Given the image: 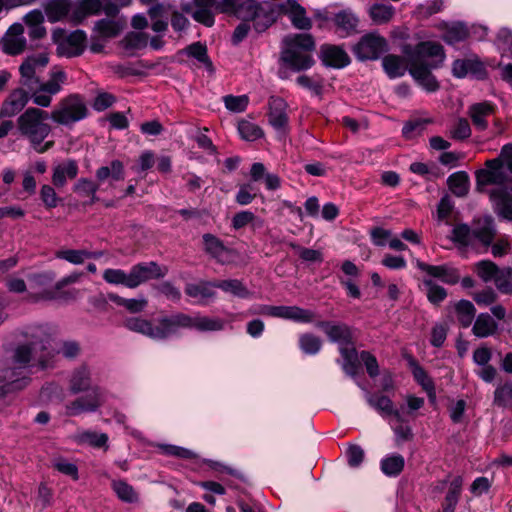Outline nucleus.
<instances>
[{
	"label": "nucleus",
	"instance_id": "f257e3e1",
	"mask_svg": "<svg viewBox=\"0 0 512 512\" xmlns=\"http://www.w3.org/2000/svg\"><path fill=\"white\" fill-rule=\"evenodd\" d=\"M404 57L387 55L382 59V67L389 78H398L407 71L427 92L439 89V83L432 70L442 66L446 55L441 44L433 41H423L415 46L404 44L401 47Z\"/></svg>",
	"mask_w": 512,
	"mask_h": 512
},
{
	"label": "nucleus",
	"instance_id": "f03ea898",
	"mask_svg": "<svg viewBox=\"0 0 512 512\" xmlns=\"http://www.w3.org/2000/svg\"><path fill=\"white\" fill-rule=\"evenodd\" d=\"M55 332L48 326H35L27 331L28 342L19 345L13 356L14 364L39 367L47 369L54 366L56 355L61 353L64 357L73 359L79 354V345L76 342H64L60 349L53 346Z\"/></svg>",
	"mask_w": 512,
	"mask_h": 512
},
{
	"label": "nucleus",
	"instance_id": "7ed1b4c3",
	"mask_svg": "<svg viewBox=\"0 0 512 512\" xmlns=\"http://www.w3.org/2000/svg\"><path fill=\"white\" fill-rule=\"evenodd\" d=\"M50 114L37 107L27 108L16 121L19 135L28 141L37 153H44L54 146L53 140H46L52 132L48 120Z\"/></svg>",
	"mask_w": 512,
	"mask_h": 512
},
{
	"label": "nucleus",
	"instance_id": "20e7f679",
	"mask_svg": "<svg viewBox=\"0 0 512 512\" xmlns=\"http://www.w3.org/2000/svg\"><path fill=\"white\" fill-rule=\"evenodd\" d=\"M231 14L243 21L252 22L255 31L261 33L277 20L280 8L279 4L270 1L237 0Z\"/></svg>",
	"mask_w": 512,
	"mask_h": 512
},
{
	"label": "nucleus",
	"instance_id": "39448f33",
	"mask_svg": "<svg viewBox=\"0 0 512 512\" xmlns=\"http://www.w3.org/2000/svg\"><path fill=\"white\" fill-rule=\"evenodd\" d=\"M315 42L309 34H294L283 39L282 61L294 71L310 69L314 65L312 52Z\"/></svg>",
	"mask_w": 512,
	"mask_h": 512
},
{
	"label": "nucleus",
	"instance_id": "423d86ee",
	"mask_svg": "<svg viewBox=\"0 0 512 512\" xmlns=\"http://www.w3.org/2000/svg\"><path fill=\"white\" fill-rule=\"evenodd\" d=\"M0 370V414L13 403L15 394L25 389L30 383V369L16 364Z\"/></svg>",
	"mask_w": 512,
	"mask_h": 512
},
{
	"label": "nucleus",
	"instance_id": "0eeeda50",
	"mask_svg": "<svg viewBox=\"0 0 512 512\" xmlns=\"http://www.w3.org/2000/svg\"><path fill=\"white\" fill-rule=\"evenodd\" d=\"M494 235L495 229L491 216L479 219L473 230L466 224L457 225L452 230L453 241L465 247L474 246L475 242L478 241L483 247L487 248L492 243Z\"/></svg>",
	"mask_w": 512,
	"mask_h": 512
},
{
	"label": "nucleus",
	"instance_id": "6e6552de",
	"mask_svg": "<svg viewBox=\"0 0 512 512\" xmlns=\"http://www.w3.org/2000/svg\"><path fill=\"white\" fill-rule=\"evenodd\" d=\"M237 0H193L183 6V10L193 19L207 27L214 24L215 13H229L235 8Z\"/></svg>",
	"mask_w": 512,
	"mask_h": 512
},
{
	"label": "nucleus",
	"instance_id": "1a4fd4ad",
	"mask_svg": "<svg viewBox=\"0 0 512 512\" xmlns=\"http://www.w3.org/2000/svg\"><path fill=\"white\" fill-rule=\"evenodd\" d=\"M67 82V74L60 67H53L49 72V78L46 82L36 84L33 90H30L32 102L41 108H47L51 105L54 95L60 93Z\"/></svg>",
	"mask_w": 512,
	"mask_h": 512
},
{
	"label": "nucleus",
	"instance_id": "9d476101",
	"mask_svg": "<svg viewBox=\"0 0 512 512\" xmlns=\"http://www.w3.org/2000/svg\"><path fill=\"white\" fill-rule=\"evenodd\" d=\"M88 109L83 99L77 94H71L62 98L51 111V119L64 126L73 125L86 118Z\"/></svg>",
	"mask_w": 512,
	"mask_h": 512
},
{
	"label": "nucleus",
	"instance_id": "9b49d317",
	"mask_svg": "<svg viewBox=\"0 0 512 512\" xmlns=\"http://www.w3.org/2000/svg\"><path fill=\"white\" fill-rule=\"evenodd\" d=\"M104 13L106 17L95 22L93 33L97 38L108 41L116 38L123 32L127 25V20L124 16L119 15V7L114 3H106Z\"/></svg>",
	"mask_w": 512,
	"mask_h": 512
},
{
	"label": "nucleus",
	"instance_id": "f8f14e48",
	"mask_svg": "<svg viewBox=\"0 0 512 512\" xmlns=\"http://www.w3.org/2000/svg\"><path fill=\"white\" fill-rule=\"evenodd\" d=\"M106 399V391L94 386L89 393L68 402L65 405V414L73 417L83 413L96 412L106 402Z\"/></svg>",
	"mask_w": 512,
	"mask_h": 512
},
{
	"label": "nucleus",
	"instance_id": "ddd939ff",
	"mask_svg": "<svg viewBox=\"0 0 512 512\" xmlns=\"http://www.w3.org/2000/svg\"><path fill=\"white\" fill-rule=\"evenodd\" d=\"M253 313L292 320L300 323H310L315 318V313L312 310L303 309L298 306L260 305L253 311Z\"/></svg>",
	"mask_w": 512,
	"mask_h": 512
},
{
	"label": "nucleus",
	"instance_id": "4468645a",
	"mask_svg": "<svg viewBox=\"0 0 512 512\" xmlns=\"http://www.w3.org/2000/svg\"><path fill=\"white\" fill-rule=\"evenodd\" d=\"M49 62V56L46 52L29 55L25 58L19 67L21 83L29 90H33L36 84H39L37 73L44 69Z\"/></svg>",
	"mask_w": 512,
	"mask_h": 512
},
{
	"label": "nucleus",
	"instance_id": "2eb2a0df",
	"mask_svg": "<svg viewBox=\"0 0 512 512\" xmlns=\"http://www.w3.org/2000/svg\"><path fill=\"white\" fill-rule=\"evenodd\" d=\"M388 49L387 41L384 37L376 33H370L363 36L354 46L355 56L361 60H376Z\"/></svg>",
	"mask_w": 512,
	"mask_h": 512
},
{
	"label": "nucleus",
	"instance_id": "dca6fc26",
	"mask_svg": "<svg viewBox=\"0 0 512 512\" xmlns=\"http://www.w3.org/2000/svg\"><path fill=\"white\" fill-rule=\"evenodd\" d=\"M63 33L62 30L53 31V39L57 42V54L65 57H75L82 54L87 40L86 33L83 30H76L64 39L59 40Z\"/></svg>",
	"mask_w": 512,
	"mask_h": 512
},
{
	"label": "nucleus",
	"instance_id": "f3484780",
	"mask_svg": "<svg viewBox=\"0 0 512 512\" xmlns=\"http://www.w3.org/2000/svg\"><path fill=\"white\" fill-rule=\"evenodd\" d=\"M268 121L273 127L279 139L284 138L289 132V119L287 114V103L280 97L269 99Z\"/></svg>",
	"mask_w": 512,
	"mask_h": 512
},
{
	"label": "nucleus",
	"instance_id": "a211bd4d",
	"mask_svg": "<svg viewBox=\"0 0 512 512\" xmlns=\"http://www.w3.org/2000/svg\"><path fill=\"white\" fill-rule=\"evenodd\" d=\"M486 169L477 172L476 179L479 186L490 184L499 185V188H504L502 185L508 182L507 168L500 160L495 158L486 162ZM498 189V187L496 188Z\"/></svg>",
	"mask_w": 512,
	"mask_h": 512
},
{
	"label": "nucleus",
	"instance_id": "6ab92c4d",
	"mask_svg": "<svg viewBox=\"0 0 512 512\" xmlns=\"http://www.w3.org/2000/svg\"><path fill=\"white\" fill-rule=\"evenodd\" d=\"M165 274L166 269H162L155 262H147L134 265L129 272L130 288H136L140 284L151 279L164 277Z\"/></svg>",
	"mask_w": 512,
	"mask_h": 512
},
{
	"label": "nucleus",
	"instance_id": "aec40b11",
	"mask_svg": "<svg viewBox=\"0 0 512 512\" xmlns=\"http://www.w3.org/2000/svg\"><path fill=\"white\" fill-rule=\"evenodd\" d=\"M124 326L136 333H140L152 340L160 341L165 339V334L162 331L161 320L158 324L141 317H129L124 321Z\"/></svg>",
	"mask_w": 512,
	"mask_h": 512
},
{
	"label": "nucleus",
	"instance_id": "412c9836",
	"mask_svg": "<svg viewBox=\"0 0 512 512\" xmlns=\"http://www.w3.org/2000/svg\"><path fill=\"white\" fill-rule=\"evenodd\" d=\"M415 266L428 276L437 278L446 284H455L460 279L458 270L448 264L429 265L419 259H414Z\"/></svg>",
	"mask_w": 512,
	"mask_h": 512
},
{
	"label": "nucleus",
	"instance_id": "4be33fe9",
	"mask_svg": "<svg viewBox=\"0 0 512 512\" xmlns=\"http://www.w3.org/2000/svg\"><path fill=\"white\" fill-rule=\"evenodd\" d=\"M280 14L289 17L293 26L300 30H308L312 27V21L306 16L305 9L295 0H286L279 4Z\"/></svg>",
	"mask_w": 512,
	"mask_h": 512
},
{
	"label": "nucleus",
	"instance_id": "5701e85b",
	"mask_svg": "<svg viewBox=\"0 0 512 512\" xmlns=\"http://www.w3.org/2000/svg\"><path fill=\"white\" fill-rule=\"evenodd\" d=\"M24 27L21 23L12 24L3 39L4 52L10 55L22 53L26 47V39L23 36Z\"/></svg>",
	"mask_w": 512,
	"mask_h": 512
},
{
	"label": "nucleus",
	"instance_id": "b1692460",
	"mask_svg": "<svg viewBox=\"0 0 512 512\" xmlns=\"http://www.w3.org/2000/svg\"><path fill=\"white\" fill-rule=\"evenodd\" d=\"M495 212L503 219L512 221V188H498L490 192Z\"/></svg>",
	"mask_w": 512,
	"mask_h": 512
},
{
	"label": "nucleus",
	"instance_id": "393cba45",
	"mask_svg": "<svg viewBox=\"0 0 512 512\" xmlns=\"http://www.w3.org/2000/svg\"><path fill=\"white\" fill-rule=\"evenodd\" d=\"M367 402L384 417L391 416L397 422H402L404 420V407L395 409L393 402L387 396L380 394H368Z\"/></svg>",
	"mask_w": 512,
	"mask_h": 512
},
{
	"label": "nucleus",
	"instance_id": "a878e982",
	"mask_svg": "<svg viewBox=\"0 0 512 512\" xmlns=\"http://www.w3.org/2000/svg\"><path fill=\"white\" fill-rule=\"evenodd\" d=\"M28 101L29 95L24 89L19 88L12 91L0 107V120L18 114Z\"/></svg>",
	"mask_w": 512,
	"mask_h": 512
},
{
	"label": "nucleus",
	"instance_id": "bb28decb",
	"mask_svg": "<svg viewBox=\"0 0 512 512\" xmlns=\"http://www.w3.org/2000/svg\"><path fill=\"white\" fill-rule=\"evenodd\" d=\"M104 7L101 0H77L73 2L72 21L78 24L88 16L100 14Z\"/></svg>",
	"mask_w": 512,
	"mask_h": 512
},
{
	"label": "nucleus",
	"instance_id": "cd10ccee",
	"mask_svg": "<svg viewBox=\"0 0 512 512\" xmlns=\"http://www.w3.org/2000/svg\"><path fill=\"white\" fill-rule=\"evenodd\" d=\"M160 320L165 339L175 334L180 328L194 329V316L184 313L163 317Z\"/></svg>",
	"mask_w": 512,
	"mask_h": 512
},
{
	"label": "nucleus",
	"instance_id": "c85d7f7f",
	"mask_svg": "<svg viewBox=\"0 0 512 512\" xmlns=\"http://www.w3.org/2000/svg\"><path fill=\"white\" fill-rule=\"evenodd\" d=\"M321 60L325 66L344 68L350 62L347 53L337 46L324 45L321 47Z\"/></svg>",
	"mask_w": 512,
	"mask_h": 512
},
{
	"label": "nucleus",
	"instance_id": "c756f323",
	"mask_svg": "<svg viewBox=\"0 0 512 512\" xmlns=\"http://www.w3.org/2000/svg\"><path fill=\"white\" fill-rule=\"evenodd\" d=\"M73 3L70 0H50L44 6L45 14L51 23L58 22L69 16L72 21Z\"/></svg>",
	"mask_w": 512,
	"mask_h": 512
},
{
	"label": "nucleus",
	"instance_id": "7c9ffc66",
	"mask_svg": "<svg viewBox=\"0 0 512 512\" xmlns=\"http://www.w3.org/2000/svg\"><path fill=\"white\" fill-rule=\"evenodd\" d=\"M91 371L86 366L75 369L69 379V391L78 394L92 389Z\"/></svg>",
	"mask_w": 512,
	"mask_h": 512
},
{
	"label": "nucleus",
	"instance_id": "2f4dec72",
	"mask_svg": "<svg viewBox=\"0 0 512 512\" xmlns=\"http://www.w3.org/2000/svg\"><path fill=\"white\" fill-rule=\"evenodd\" d=\"M44 19V14L39 9H33L23 17L30 38L41 39L46 35V28L43 25Z\"/></svg>",
	"mask_w": 512,
	"mask_h": 512
},
{
	"label": "nucleus",
	"instance_id": "473e14b6",
	"mask_svg": "<svg viewBox=\"0 0 512 512\" xmlns=\"http://www.w3.org/2000/svg\"><path fill=\"white\" fill-rule=\"evenodd\" d=\"M78 173V166L75 161L67 160L53 168L52 182L57 187H63L67 180L74 179Z\"/></svg>",
	"mask_w": 512,
	"mask_h": 512
},
{
	"label": "nucleus",
	"instance_id": "72a5a7b5",
	"mask_svg": "<svg viewBox=\"0 0 512 512\" xmlns=\"http://www.w3.org/2000/svg\"><path fill=\"white\" fill-rule=\"evenodd\" d=\"M439 29L445 30L442 38L449 45L462 42L469 36L468 28L464 23L461 22L451 24L442 22L439 24Z\"/></svg>",
	"mask_w": 512,
	"mask_h": 512
},
{
	"label": "nucleus",
	"instance_id": "f704fd0d",
	"mask_svg": "<svg viewBox=\"0 0 512 512\" xmlns=\"http://www.w3.org/2000/svg\"><path fill=\"white\" fill-rule=\"evenodd\" d=\"M494 112V106L490 102L475 103L469 107L468 114L475 127L485 130L488 127L486 118Z\"/></svg>",
	"mask_w": 512,
	"mask_h": 512
},
{
	"label": "nucleus",
	"instance_id": "c9c22d12",
	"mask_svg": "<svg viewBox=\"0 0 512 512\" xmlns=\"http://www.w3.org/2000/svg\"><path fill=\"white\" fill-rule=\"evenodd\" d=\"M321 326L328 338L339 346L349 345L352 341V331L345 324L322 323Z\"/></svg>",
	"mask_w": 512,
	"mask_h": 512
},
{
	"label": "nucleus",
	"instance_id": "e433bc0d",
	"mask_svg": "<svg viewBox=\"0 0 512 512\" xmlns=\"http://www.w3.org/2000/svg\"><path fill=\"white\" fill-rule=\"evenodd\" d=\"M96 178L99 186L107 179H111L109 187H113L114 181H121L124 179V167L121 161L114 160L109 166H102L96 171Z\"/></svg>",
	"mask_w": 512,
	"mask_h": 512
},
{
	"label": "nucleus",
	"instance_id": "4c0bfd02",
	"mask_svg": "<svg viewBox=\"0 0 512 512\" xmlns=\"http://www.w3.org/2000/svg\"><path fill=\"white\" fill-rule=\"evenodd\" d=\"M498 330L497 322L488 314L480 313L474 322L472 332L478 338L492 336Z\"/></svg>",
	"mask_w": 512,
	"mask_h": 512
},
{
	"label": "nucleus",
	"instance_id": "58836bf2",
	"mask_svg": "<svg viewBox=\"0 0 512 512\" xmlns=\"http://www.w3.org/2000/svg\"><path fill=\"white\" fill-rule=\"evenodd\" d=\"M215 282H201L197 284H188L185 292L188 296L198 299V302L204 304L207 300L215 297Z\"/></svg>",
	"mask_w": 512,
	"mask_h": 512
},
{
	"label": "nucleus",
	"instance_id": "ea45409f",
	"mask_svg": "<svg viewBox=\"0 0 512 512\" xmlns=\"http://www.w3.org/2000/svg\"><path fill=\"white\" fill-rule=\"evenodd\" d=\"M152 21L153 31L160 33L166 31L168 27V18L170 16V7L164 4H158L151 7L148 11Z\"/></svg>",
	"mask_w": 512,
	"mask_h": 512
},
{
	"label": "nucleus",
	"instance_id": "a19ab883",
	"mask_svg": "<svg viewBox=\"0 0 512 512\" xmlns=\"http://www.w3.org/2000/svg\"><path fill=\"white\" fill-rule=\"evenodd\" d=\"M369 16L376 25H383L392 20L395 8L388 3H375L369 8Z\"/></svg>",
	"mask_w": 512,
	"mask_h": 512
},
{
	"label": "nucleus",
	"instance_id": "79ce46f5",
	"mask_svg": "<svg viewBox=\"0 0 512 512\" xmlns=\"http://www.w3.org/2000/svg\"><path fill=\"white\" fill-rule=\"evenodd\" d=\"M404 465V457L397 453L387 455L380 462L381 471L388 477L398 476L402 472Z\"/></svg>",
	"mask_w": 512,
	"mask_h": 512
},
{
	"label": "nucleus",
	"instance_id": "37998d69",
	"mask_svg": "<svg viewBox=\"0 0 512 512\" xmlns=\"http://www.w3.org/2000/svg\"><path fill=\"white\" fill-rule=\"evenodd\" d=\"M75 441L79 444H87L94 448H107L108 435L91 430L77 432Z\"/></svg>",
	"mask_w": 512,
	"mask_h": 512
},
{
	"label": "nucleus",
	"instance_id": "c03bdc74",
	"mask_svg": "<svg viewBox=\"0 0 512 512\" xmlns=\"http://www.w3.org/2000/svg\"><path fill=\"white\" fill-rule=\"evenodd\" d=\"M339 352L342 356V368L350 376H355L358 363V355L352 341L349 345L339 346Z\"/></svg>",
	"mask_w": 512,
	"mask_h": 512
},
{
	"label": "nucleus",
	"instance_id": "a18cd8bd",
	"mask_svg": "<svg viewBox=\"0 0 512 512\" xmlns=\"http://www.w3.org/2000/svg\"><path fill=\"white\" fill-rule=\"evenodd\" d=\"M214 285L216 288L238 298L246 299L251 295L250 291L244 286V284L237 279L217 281Z\"/></svg>",
	"mask_w": 512,
	"mask_h": 512
},
{
	"label": "nucleus",
	"instance_id": "49530a36",
	"mask_svg": "<svg viewBox=\"0 0 512 512\" xmlns=\"http://www.w3.org/2000/svg\"><path fill=\"white\" fill-rule=\"evenodd\" d=\"M225 327V322L218 317L194 315V329L201 332L221 331Z\"/></svg>",
	"mask_w": 512,
	"mask_h": 512
},
{
	"label": "nucleus",
	"instance_id": "de8ad7c7",
	"mask_svg": "<svg viewBox=\"0 0 512 512\" xmlns=\"http://www.w3.org/2000/svg\"><path fill=\"white\" fill-rule=\"evenodd\" d=\"M448 184L453 194L463 197L469 190V177L465 172L459 171L448 177Z\"/></svg>",
	"mask_w": 512,
	"mask_h": 512
},
{
	"label": "nucleus",
	"instance_id": "09e8293b",
	"mask_svg": "<svg viewBox=\"0 0 512 512\" xmlns=\"http://www.w3.org/2000/svg\"><path fill=\"white\" fill-rule=\"evenodd\" d=\"M457 320L463 327H469L475 317V307L468 300H461L455 305Z\"/></svg>",
	"mask_w": 512,
	"mask_h": 512
},
{
	"label": "nucleus",
	"instance_id": "8fccbe9b",
	"mask_svg": "<svg viewBox=\"0 0 512 512\" xmlns=\"http://www.w3.org/2000/svg\"><path fill=\"white\" fill-rule=\"evenodd\" d=\"M204 248L207 253L218 261H223L227 249L223 243L212 234L203 235Z\"/></svg>",
	"mask_w": 512,
	"mask_h": 512
},
{
	"label": "nucleus",
	"instance_id": "3c124183",
	"mask_svg": "<svg viewBox=\"0 0 512 512\" xmlns=\"http://www.w3.org/2000/svg\"><path fill=\"white\" fill-rule=\"evenodd\" d=\"M80 274H70L61 279L54 288L46 289L42 291L36 298L35 301L39 300H56L58 298V291H60L65 285L75 283L79 280Z\"/></svg>",
	"mask_w": 512,
	"mask_h": 512
},
{
	"label": "nucleus",
	"instance_id": "603ef678",
	"mask_svg": "<svg viewBox=\"0 0 512 512\" xmlns=\"http://www.w3.org/2000/svg\"><path fill=\"white\" fill-rule=\"evenodd\" d=\"M112 489L117 497L124 502L133 503L138 500V494L134 488L123 480H114Z\"/></svg>",
	"mask_w": 512,
	"mask_h": 512
},
{
	"label": "nucleus",
	"instance_id": "864d4df0",
	"mask_svg": "<svg viewBox=\"0 0 512 512\" xmlns=\"http://www.w3.org/2000/svg\"><path fill=\"white\" fill-rule=\"evenodd\" d=\"M240 137L246 141H255L263 137V130L255 123L248 120H241L238 123Z\"/></svg>",
	"mask_w": 512,
	"mask_h": 512
},
{
	"label": "nucleus",
	"instance_id": "5fc2aeb1",
	"mask_svg": "<svg viewBox=\"0 0 512 512\" xmlns=\"http://www.w3.org/2000/svg\"><path fill=\"white\" fill-rule=\"evenodd\" d=\"M52 467L59 473L71 477L73 480L79 479L77 465L62 456L55 457L52 460Z\"/></svg>",
	"mask_w": 512,
	"mask_h": 512
},
{
	"label": "nucleus",
	"instance_id": "6e6d98bb",
	"mask_svg": "<svg viewBox=\"0 0 512 512\" xmlns=\"http://www.w3.org/2000/svg\"><path fill=\"white\" fill-rule=\"evenodd\" d=\"M185 51H186L187 55H189V56L195 58L196 60H198L199 62L203 63L205 68L209 72H213V70H214L213 65L207 55V48L205 45L201 44L200 42H196V43L189 45Z\"/></svg>",
	"mask_w": 512,
	"mask_h": 512
},
{
	"label": "nucleus",
	"instance_id": "4d7b16f0",
	"mask_svg": "<svg viewBox=\"0 0 512 512\" xmlns=\"http://www.w3.org/2000/svg\"><path fill=\"white\" fill-rule=\"evenodd\" d=\"M299 346L305 354L315 355L320 351L322 341L319 337L306 333L299 337Z\"/></svg>",
	"mask_w": 512,
	"mask_h": 512
},
{
	"label": "nucleus",
	"instance_id": "13d9d810",
	"mask_svg": "<svg viewBox=\"0 0 512 512\" xmlns=\"http://www.w3.org/2000/svg\"><path fill=\"white\" fill-rule=\"evenodd\" d=\"M423 287L428 300L433 304L442 302L447 296L446 290L442 286L434 283L431 279H424Z\"/></svg>",
	"mask_w": 512,
	"mask_h": 512
},
{
	"label": "nucleus",
	"instance_id": "bf43d9fd",
	"mask_svg": "<svg viewBox=\"0 0 512 512\" xmlns=\"http://www.w3.org/2000/svg\"><path fill=\"white\" fill-rule=\"evenodd\" d=\"M475 271L484 282H490L496 278L499 267L492 261L482 260L475 265Z\"/></svg>",
	"mask_w": 512,
	"mask_h": 512
},
{
	"label": "nucleus",
	"instance_id": "052dcab7",
	"mask_svg": "<svg viewBox=\"0 0 512 512\" xmlns=\"http://www.w3.org/2000/svg\"><path fill=\"white\" fill-rule=\"evenodd\" d=\"M103 279L113 285H124L130 288V276L122 269L108 268L103 272Z\"/></svg>",
	"mask_w": 512,
	"mask_h": 512
},
{
	"label": "nucleus",
	"instance_id": "680f3d73",
	"mask_svg": "<svg viewBox=\"0 0 512 512\" xmlns=\"http://www.w3.org/2000/svg\"><path fill=\"white\" fill-rule=\"evenodd\" d=\"M56 257L62 260H65L71 264L79 265L84 263L87 260L88 251L87 250H74V249H65L56 252Z\"/></svg>",
	"mask_w": 512,
	"mask_h": 512
},
{
	"label": "nucleus",
	"instance_id": "e2e57ef3",
	"mask_svg": "<svg viewBox=\"0 0 512 512\" xmlns=\"http://www.w3.org/2000/svg\"><path fill=\"white\" fill-rule=\"evenodd\" d=\"M442 9V0H427L417 6L415 13L419 18H428L440 12Z\"/></svg>",
	"mask_w": 512,
	"mask_h": 512
},
{
	"label": "nucleus",
	"instance_id": "0e129e2a",
	"mask_svg": "<svg viewBox=\"0 0 512 512\" xmlns=\"http://www.w3.org/2000/svg\"><path fill=\"white\" fill-rule=\"evenodd\" d=\"M99 187V184H95L89 179L81 178L74 185V191L82 196L91 197L92 202H94L97 200L96 192Z\"/></svg>",
	"mask_w": 512,
	"mask_h": 512
},
{
	"label": "nucleus",
	"instance_id": "69168bd1",
	"mask_svg": "<svg viewBox=\"0 0 512 512\" xmlns=\"http://www.w3.org/2000/svg\"><path fill=\"white\" fill-rule=\"evenodd\" d=\"M494 283L499 291L503 293H511L512 292V269L505 268L499 269L496 278L494 279Z\"/></svg>",
	"mask_w": 512,
	"mask_h": 512
},
{
	"label": "nucleus",
	"instance_id": "338daca9",
	"mask_svg": "<svg viewBox=\"0 0 512 512\" xmlns=\"http://www.w3.org/2000/svg\"><path fill=\"white\" fill-rule=\"evenodd\" d=\"M334 20L336 25L346 32L354 30L358 23L357 17L350 11H341L337 13Z\"/></svg>",
	"mask_w": 512,
	"mask_h": 512
},
{
	"label": "nucleus",
	"instance_id": "774afa93",
	"mask_svg": "<svg viewBox=\"0 0 512 512\" xmlns=\"http://www.w3.org/2000/svg\"><path fill=\"white\" fill-rule=\"evenodd\" d=\"M248 103H249V99H248V96H246V95H240V96L228 95V96L224 97L225 107L231 112H235V113L243 112L247 108Z\"/></svg>",
	"mask_w": 512,
	"mask_h": 512
}]
</instances>
